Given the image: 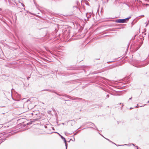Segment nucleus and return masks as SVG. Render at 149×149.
<instances>
[{"instance_id":"1","label":"nucleus","mask_w":149,"mask_h":149,"mask_svg":"<svg viewBox=\"0 0 149 149\" xmlns=\"http://www.w3.org/2000/svg\"><path fill=\"white\" fill-rule=\"evenodd\" d=\"M131 18V16H130L124 19H119L116 20L115 22L117 23H124L126 22L127 21H128L129 19Z\"/></svg>"},{"instance_id":"2","label":"nucleus","mask_w":149,"mask_h":149,"mask_svg":"<svg viewBox=\"0 0 149 149\" xmlns=\"http://www.w3.org/2000/svg\"><path fill=\"white\" fill-rule=\"evenodd\" d=\"M70 99L73 100H82V98H79V97H71V98Z\"/></svg>"},{"instance_id":"3","label":"nucleus","mask_w":149,"mask_h":149,"mask_svg":"<svg viewBox=\"0 0 149 149\" xmlns=\"http://www.w3.org/2000/svg\"><path fill=\"white\" fill-rule=\"evenodd\" d=\"M91 15V13H88L86 14V16L87 18V20H88L89 18L90 17Z\"/></svg>"},{"instance_id":"4","label":"nucleus","mask_w":149,"mask_h":149,"mask_svg":"<svg viewBox=\"0 0 149 149\" xmlns=\"http://www.w3.org/2000/svg\"><path fill=\"white\" fill-rule=\"evenodd\" d=\"M42 91H47L49 92H51L52 93H55V94H57V92H56L54 90H49V89H46L43 90Z\"/></svg>"},{"instance_id":"5","label":"nucleus","mask_w":149,"mask_h":149,"mask_svg":"<svg viewBox=\"0 0 149 149\" xmlns=\"http://www.w3.org/2000/svg\"><path fill=\"white\" fill-rule=\"evenodd\" d=\"M106 139L108 141H109V142H112L115 145H116L117 146H125V145H126V146H127L128 145H127V144H124V145H119L118 146L116 144H115V143H114L113 142H112L110 140H109V139H107V138H106Z\"/></svg>"},{"instance_id":"6","label":"nucleus","mask_w":149,"mask_h":149,"mask_svg":"<svg viewBox=\"0 0 149 149\" xmlns=\"http://www.w3.org/2000/svg\"><path fill=\"white\" fill-rule=\"evenodd\" d=\"M69 121H70L71 123V125L72 126L74 125L76 123V122L74 120H69Z\"/></svg>"},{"instance_id":"7","label":"nucleus","mask_w":149,"mask_h":149,"mask_svg":"<svg viewBox=\"0 0 149 149\" xmlns=\"http://www.w3.org/2000/svg\"><path fill=\"white\" fill-rule=\"evenodd\" d=\"M61 95V96H65L70 99V98H71V96H70L69 95H68L66 94L62 95Z\"/></svg>"},{"instance_id":"8","label":"nucleus","mask_w":149,"mask_h":149,"mask_svg":"<svg viewBox=\"0 0 149 149\" xmlns=\"http://www.w3.org/2000/svg\"><path fill=\"white\" fill-rule=\"evenodd\" d=\"M55 133H56V132H55ZM57 134H58L61 137V138L64 141H65V138L64 137L62 136L59 133L57 132Z\"/></svg>"},{"instance_id":"9","label":"nucleus","mask_w":149,"mask_h":149,"mask_svg":"<svg viewBox=\"0 0 149 149\" xmlns=\"http://www.w3.org/2000/svg\"><path fill=\"white\" fill-rule=\"evenodd\" d=\"M116 65H113V66H110L108 68L109 69H111L113 68L116 67Z\"/></svg>"},{"instance_id":"10","label":"nucleus","mask_w":149,"mask_h":149,"mask_svg":"<svg viewBox=\"0 0 149 149\" xmlns=\"http://www.w3.org/2000/svg\"><path fill=\"white\" fill-rule=\"evenodd\" d=\"M64 143H65V146L66 147V149H67V147H68V143H67V141L66 140H65V141H64Z\"/></svg>"},{"instance_id":"11","label":"nucleus","mask_w":149,"mask_h":149,"mask_svg":"<svg viewBox=\"0 0 149 149\" xmlns=\"http://www.w3.org/2000/svg\"><path fill=\"white\" fill-rule=\"evenodd\" d=\"M32 122L30 121L29 123H27L26 124H25L24 125L25 126H26L27 125H31L32 124Z\"/></svg>"},{"instance_id":"12","label":"nucleus","mask_w":149,"mask_h":149,"mask_svg":"<svg viewBox=\"0 0 149 149\" xmlns=\"http://www.w3.org/2000/svg\"><path fill=\"white\" fill-rule=\"evenodd\" d=\"M146 104H145L144 105H143V106H139L138 105V104L136 106H135V107H134H134H135V108H137V107H143L144 106L146 105Z\"/></svg>"},{"instance_id":"13","label":"nucleus","mask_w":149,"mask_h":149,"mask_svg":"<svg viewBox=\"0 0 149 149\" xmlns=\"http://www.w3.org/2000/svg\"><path fill=\"white\" fill-rule=\"evenodd\" d=\"M60 99H62L63 100H65V101H70V100H66L64 98H60Z\"/></svg>"},{"instance_id":"14","label":"nucleus","mask_w":149,"mask_h":149,"mask_svg":"<svg viewBox=\"0 0 149 149\" xmlns=\"http://www.w3.org/2000/svg\"><path fill=\"white\" fill-rule=\"evenodd\" d=\"M74 10L77 9L78 8L77 7V6H74L73 7Z\"/></svg>"},{"instance_id":"15","label":"nucleus","mask_w":149,"mask_h":149,"mask_svg":"<svg viewBox=\"0 0 149 149\" xmlns=\"http://www.w3.org/2000/svg\"><path fill=\"white\" fill-rule=\"evenodd\" d=\"M78 132L77 131V132H76L74 134V135L72 136H73L74 137V135H75L76 134H78Z\"/></svg>"},{"instance_id":"16","label":"nucleus","mask_w":149,"mask_h":149,"mask_svg":"<svg viewBox=\"0 0 149 149\" xmlns=\"http://www.w3.org/2000/svg\"><path fill=\"white\" fill-rule=\"evenodd\" d=\"M67 70H72L73 69L72 68H68L67 69Z\"/></svg>"},{"instance_id":"17","label":"nucleus","mask_w":149,"mask_h":149,"mask_svg":"<svg viewBox=\"0 0 149 149\" xmlns=\"http://www.w3.org/2000/svg\"><path fill=\"white\" fill-rule=\"evenodd\" d=\"M109 94H107L106 96V98H107L109 97Z\"/></svg>"},{"instance_id":"18","label":"nucleus","mask_w":149,"mask_h":149,"mask_svg":"<svg viewBox=\"0 0 149 149\" xmlns=\"http://www.w3.org/2000/svg\"><path fill=\"white\" fill-rule=\"evenodd\" d=\"M34 4H35V5H36V6L37 7V4L36 3V2H35V1H34Z\"/></svg>"},{"instance_id":"19","label":"nucleus","mask_w":149,"mask_h":149,"mask_svg":"<svg viewBox=\"0 0 149 149\" xmlns=\"http://www.w3.org/2000/svg\"><path fill=\"white\" fill-rule=\"evenodd\" d=\"M114 61H108L107 62V63H111V62H114Z\"/></svg>"},{"instance_id":"20","label":"nucleus","mask_w":149,"mask_h":149,"mask_svg":"<svg viewBox=\"0 0 149 149\" xmlns=\"http://www.w3.org/2000/svg\"><path fill=\"white\" fill-rule=\"evenodd\" d=\"M21 4H22V6H23V7H24V5L23 4V3H21Z\"/></svg>"},{"instance_id":"21","label":"nucleus","mask_w":149,"mask_h":149,"mask_svg":"<svg viewBox=\"0 0 149 149\" xmlns=\"http://www.w3.org/2000/svg\"><path fill=\"white\" fill-rule=\"evenodd\" d=\"M135 67H140L139 66H138V65H133Z\"/></svg>"},{"instance_id":"22","label":"nucleus","mask_w":149,"mask_h":149,"mask_svg":"<svg viewBox=\"0 0 149 149\" xmlns=\"http://www.w3.org/2000/svg\"><path fill=\"white\" fill-rule=\"evenodd\" d=\"M75 138H74H74H73V140H72V141H75Z\"/></svg>"},{"instance_id":"23","label":"nucleus","mask_w":149,"mask_h":149,"mask_svg":"<svg viewBox=\"0 0 149 149\" xmlns=\"http://www.w3.org/2000/svg\"><path fill=\"white\" fill-rule=\"evenodd\" d=\"M94 125V126H95V127L96 128V129L97 130H98V129H97V127L95 126V125L93 124Z\"/></svg>"},{"instance_id":"24","label":"nucleus","mask_w":149,"mask_h":149,"mask_svg":"<svg viewBox=\"0 0 149 149\" xmlns=\"http://www.w3.org/2000/svg\"><path fill=\"white\" fill-rule=\"evenodd\" d=\"M15 20H16L17 19L16 16H15Z\"/></svg>"},{"instance_id":"25","label":"nucleus","mask_w":149,"mask_h":149,"mask_svg":"<svg viewBox=\"0 0 149 149\" xmlns=\"http://www.w3.org/2000/svg\"><path fill=\"white\" fill-rule=\"evenodd\" d=\"M56 95H59V96H61V95H60V94H58V93H57V94H56Z\"/></svg>"},{"instance_id":"26","label":"nucleus","mask_w":149,"mask_h":149,"mask_svg":"<svg viewBox=\"0 0 149 149\" xmlns=\"http://www.w3.org/2000/svg\"><path fill=\"white\" fill-rule=\"evenodd\" d=\"M124 106V105L123 104H122V107H123Z\"/></svg>"},{"instance_id":"27","label":"nucleus","mask_w":149,"mask_h":149,"mask_svg":"<svg viewBox=\"0 0 149 149\" xmlns=\"http://www.w3.org/2000/svg\"><path fill=\"white\" fill-rule=\"evenodd\" d=\"M29 78H30V77H27V79L29 80Z\"/></svg>"},{"instance_id":"28","label":"nucleus","mask_w":149,"mask_h":149,"mask_svg":"<svg viewBox=\"0 0 149 149\" xmlns=\"http://www.w3.org/2000/svg\"><path fill=\"white\" fill-rule=\"evenodd\" d=\"M132 98V97H131V98H129V100H131Z\"/></svg>"},{"instance_id":"29","label":"nucleus","mask_w":149,"mask_h":149,"mask_svg":"<svg viewBox=\"0 0 149 149\" xmlns=\"http://www.w3.org/2000/svg\"><path fill=\"white\" fill-rule=\"evenodd\" d=\"M101 135L103 136V137L104 138H105L106 139V138H105L104 136H102V135Z\"/></svg>"},{"instance_id":"30","label":"nucleus","mask_w":149,"mask_h":149,"mask_svg":"<svg viewBox=\"0 0 149 149\" xmlns=\"http://www.w3.org/2000/svg\"><path fill=\"white\" fill-rule=\"evenodd\" d=\"M101 135L103 136V137L104 138H105L106 139V138H105L104 136H102V135Z\"/></svg>"},{"instance_id":"31","label":"nucleus","mask_w":149,"mask_h":149,"mask_svg":"<svg viewBox=\"0 0 149 149\" xmlns=\"http://www.w3.org/2000/svg\"><path fill=\"white\" fill-rule=\"evenodd\" d=\"M10 133V134H9V135H10V134H11H11L10 133H10Z\"/></svg>"},{"instance_id":"32","label":"nucleus","mask_w":149,"mask_h":149,"mask_svg":"<svg viewBox=\"0 0 149 149\" xmlns=\"http://www.w3.org/2000/svg\"><path fill=\"white\" fill-rule=\"evenodd\" d=\"M133 108H132V107H131V108H130V109H133Z\"/></svg>"},{"instance_id":"33","label":"nucleus","mask_w":149,"mask_h":149,"mask_svg":"<svg viewBox=\"0 0 149 149\" xmlns=\"http://www.w3.org/2000/svg\"><path fill=\"white\" fill-rule=\"evenodd\" d=\"M18 2H19V3H21V2H20V1H18Z\"/></svg>"},{"instance_id":"34","label":"nucleus","mask_w":149,"mask_h":149,"mask_svg":"<svg viewBox=\"0 0 149 149\" xmlns=\"http://www.w3.org/2000/svg\"><path fill=\"white\" fill-rule=\"evenodd\" d=\"M49 52H50V53L52 54L51 52L49 51Z\"/></svg>"},{"instance_id":"35","label":"nucleus","mask_w":149,"mask_h":149,"mask_svg":"<svg viewBox=\"0 0 149 149\" xmlns=\"http://www.w3.org/2000/svg\"><path fill=\"white\" fill-rule=\"evenodd\" d=\"M72 140V139H70V141L71 140Z\"/></svg>"},{"instance_id":"36","label":"nucleus","mask_w":149,"mask_h":149,"mask_svg":"<svg viewBox=\"0 0 149 149\" xmlns=\"http://www.w3.org/2000/svg\"><path fill=\"white\" fill-rule=\"evenodd\" d=\"M129 46V45H128L127 48H128V47Z\"/></svg>"},{"instance_id":"37","label":"nucleus","mask_w":149,"mask_h":149,"mask_svg":"<svg viewBox=\"0 0 149 149\" xmlns=\"http://www.w3.org/2000/svg\"><path fill=\"white\" fill-rule=\"evenodd\" d=\"M45 128H46V127H47V126H45Z\"/></svg>"},{"instance_id":"38","label":"nucleus","mask_w":149,"mask_h":149,"mask_svg":"<svg viewBox=\"0 0 149 149\" xmlns=\"http://www.w3.org/2000/svg\"><path fill=\"white\" fill-rule=\"evenodd\" d=\"M78 10H80V8H78Z\"/></svg>"},{"instance_id":"39","label":"nucleus","mask_w":149,"mask_h":149,"mask_svg":"<svg viewBox=\"0 0 149 149\" xmlns=\"http://www.w3.org/2000/svg\"><path fill=\"white\" fill-rule=\"evenodd\" d=\"M91 128H92V129H94L93 128V127H91Z\"/></svg>"},{"instance_id":"40","label":"nucleus","mask_w":149,"mask_h":149,"mask_svg":"<svg viewBox=\"0 0 149 149\" xmlns=\"http://www.w3.org/2000/svg\"><path fill=\"white\" fill-rule=\"evenodd\" d=\"M147 103H149V100L147 102Z\"/></svg>"},{"instance_id":"41","label":"nucleus","mask_w":149,"mask_h":149,"mask_svg":"<svg viewBox=\"0 0 149 149\" xmlns=\"http://www.w3.org/2000/svg\"><path fill=\"white\" fill-rule=\"evenodd\" d=\"M62 124L63 125H64V123H63Z\"/></svg>"},{"instance_id":"42","label":"nucleus","mask_w":149,"mask_h":149,"mask_svg":"<svg viewBox=\"0 0 149 149\" xmlns=\"http://www.w3.org/2000/svg\"><path fill=\"white\" fill-rule=\"evenodd\" d=\"M70 142V141L69 140V141H68V142Z\"/></svg>"},{"instance_id":"43","label":"nucleus","mask_w":149,"mask_h":149,"mask_svg":"<svg viewBox=\"0 0 149 149\" xmlns=\"http://www.w3.org/2000/svg\"><path fill=\"white\" fill-rule=\"evenodd\" d=\"M121 104V103H120V104Z\"/></svg>"},{"instance_id":"44","label":"nucleus","mask_w":149,"mask_h":149,"mask_svg":"<svg viewBox=\"0 0 149 149\" xmlns=\"http://www.w3.org/2000/svg\"><path fill=\"white\" fill-rule=\"evenodd\" d=\"M143 17H144V15H143Z\"/></svg>"},{"instance_id":"45","label":"nucleus","mask_w":149,"mask_h":149,"mask_svg":"<svg viewBox=\"0 0 149 149\" xmlns=\"http://www.w3.org/2000/svg\"><path fill=\"white\" fill-rule=\"evenodd\" d=\"M137 149H139L138 148H137Z\"/></svg>"}]
</instances>
